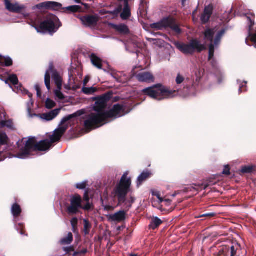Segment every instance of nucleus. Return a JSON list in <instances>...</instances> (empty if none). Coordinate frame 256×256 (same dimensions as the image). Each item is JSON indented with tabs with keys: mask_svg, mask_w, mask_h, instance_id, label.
I'll list each match as a JSON object with an SVG mask.
<instances>
[{
	"mask_svg": "<svg viewBox=\"0 0 256 256\" xmlns=\"http://www.w3.org/2000/svg\"><path fill=\"white\" fill-rule=\"evenodd\" d=\"M112 92H108L101 96L94 98L96 102L93 109L96 112H92L86 116L84 126L86 130H91L104 124L98 116L106 112L105 108L107 106L108 102L112 98Z\"/></svg>",
	"mask_w": 256,
	"mask_h": 256,
	"instance_id": "obj_1",
	"label": "nucleus"
},
{
	"mask_svg": "<svg viewBox=\"0 0 256 256\" xmlns=\"http://www.w3.org/2000/svg\"><path fill=\"white\" fill-rule=\"evenodd\" d=\"M131 184V178H128V174L125 173L122 175L120 182L116 185L112 192L114 197L118 199V205L120 206L125 203L128 210L135 202V198L132 196H130L128 200H126V196L130 190Z\"/></svg>",
	"mask_w": 256,
	"mask_h": 256,
	"instance_id": "obj_2",
	"label": "nucleus"
},
{
	"mask_svg": "<svg viewBox=\"0 0 256 256\" xmlns=\"http://www.w3.org/2000/svg\"><path fill=\"white\" fill-rule=\"evenodd\" d=\"M24 140V138H22L16 142L20 151L14 156L16 158L24 159L28 157L32 152H44L50 149L47 140H42L38 142L35 137H30L24 143V146L20 148V143H22Z\"/></svg>",
	"mask_w": 256,
	"mask_h": 256,
	"instance_id": "obj_3",
	"label": "nucleus"
},
{
	"mask_svg": "<svg viewBox=\"0 0 256 256\" xmlns=\"http://www.w3.org/2000/svg\"><path fill=\"white\" fill-rule=\"evenodd\" d=\"M176 92V90H169L160 84H154L142 90V92L144 95L158 100L172 98L173 97L174 94Z\"/></svg>",
	"mask_w": 256,
	"mask_h": 256,
	"instance_id": "obj_4",
	"label": "nucleus"
},
{
	"mask_svg": "<svg viewBox=\"0 0 256 256\" xmlns=\"http://www.w3.org/2000/svg\"><path fill=\"white\" fill-rule=\"evenodd\" d=\"M83 112L82 110H79L72 114H70L64 117L62 120L59 125V127L55 130L53 134L50 136V140H47V142L50 145V148L52 146V144L58 142L62 136L67 130L69 127V124L68 123H67V122L69 120H70L73 118H75L78 116H81Z\"/></svg>",
	"mask_w": 256,
	"mask_h": 256,
	"instance_id": "obj_5",
	"label": "nucleus"
},
{
	"mask_svg": "<svg viewBox=\"0 0 256 256\" xmlns=\"http://www.w3.org/2000/svg\"><path fill=\"white\" fill-rule=\"evenodd\" d=\"M58 22L60 24L58 18L55 15L48 14L46 16L44 20L41 22L38 26L36 27V29L38 32H54L56 30V29H58L62 26L60 24L56 28Z\"/></svg>",
	"mask_w": 256,
	"mask_h": 256,
	"instance_id": "obj_6",
	"label": "nucleus"
},
{
	"mask_svg": "<svg viewBox=\"0 0 256 256\" xmlns=\"http://www.w3.org/2000/svg\"><path fill=\"white\" fill-rule=\"evenodd\" d=\"M36 7L39 10H64V12L70 13L76 12L81 10L79 6H72L63 8L62 4L55 2H46L37 4Z\"/></svg>",
	"mask_w": 256,
	"mask_h": 256,
	"instance_id": "obj_7",
	"label": "nucleus"
},
{
	"mask_svg": "<svg viewBox=\"0 0 256 256\" xmlns=\"http://www.w3.org/2000/svg\"><path fill=\"white\" fill-rule=\"evenodd\" d=\"M177 48L184 54H193L196 50L198 52H201L206 49L204 44H200L198 39H192L189 44H178L176 45Z\"/></svg>",
	"mask_w": 256,
	"mask_h": 256,
	"instance_id": "obj_8",
	"label": "nucleus"
},
{
	"mask_svg": "<svg viewBox=\"0 0 256 256\" xmlns=\"http://www.w3.org/2000/svg\"><path fill=\"white\" fill-rule=\"evenodd\" d=\"M126 106L124 104H114L110 110L106 111L102 115L98 116L100 120H102V124L108 118H116L122 117L127 114L126 112Z\"/></svg>",
	"mask_w": 256,
	"mask_h": 256,
	"instance_id": "obj_9",
	"label": "nucleus"
},
{
	"mask_svg": "<svg viewBox=\"0 0 256 256\" xmlns=\"http://www.w3.org/2000/svg\"><path fill=\"white\" fill-rule=\"evenodd\" d=\"M70 204L67 206L66 212L70 215H74L79 212V210L82 207V198L80 196L76 194L72 196L70 200Z\"/></svg>",
	"mask_w": 256,
	"mask_h": 256,
	"instance_id": "obj_10",
	"label": "nucleus"
},
{
	"mask_svg": "<svg viewBox=\"0 0 256 256\" xmlns=\"http://www.w3.org/2000/svg\"><path fill=\"white\" fill-rule=\"evenodd\" d=\"M77 17L80 20L83 25L90 28L96 26L100 20V17L97 14H78Z\"/></svg>",
	"mask_w": 256,
	"mask_h": 256,
	"instance_id": "obj_11",
	"label": "nucleus"
},
{
	"mask_svg": "<svg viewBox=\"0 0 256 256\" xmlns=\"http://www.w3.org/2000/svg\"><path fill=\"white\" fill-rule=\"evenodd\" d=\"M238 245H223L218 250V256H237Z\"/></svg>",
	"mask_w": 256,
	"mask_h": 256,
	"instance_id": "obj_12",
	"label": "nucleus"
},
{
	"mask_svg": "<svg viewBox=\"0 0 256 256\" xmlns=\"http://www.w3.org/2000/svg\"><path fill=\"white\" fill-rule=\"evenodd\" d=\"M226 32V29H222L220 30L216 34L214 40V43H210L209 45V52H208V60H210L214 56V47L218 46L221 42V40L222 36H224Z\"/></svg>",
	"mask_w": 256,
	"mask_h": 256,
	"instance_id": "obj_13",
	"label": "nucleus"
},
{
	"mask_svg": "<svg viewBox=\"0 0 256 256\" xmlns=\"http://www.w3.org/2000/svg\"><path fill=\"white\" fill-rule=\"evenodd\" d=\"M52 74V78L55 82L54 75H57L60 80H62L58 72L54 69L53 64H50L48 70H46L44 76L45 85L48 90H50V74Z\"/></svg>",
	"mask_w": 256,
	"mask_h": 256,
	"instance_id": "obj_14",
	"label": "nucleus"
},
{
	"mask_svg": "<svg viewBox=\"0 0 256 256\" xmlns=\"http://www.w3.org/2000/svg\"><path fill=\"white\" fill-rule=\"evenodd\" d=\"M13 148L6 134L0 131V150L10 152Z\"/></svg>",
	"mask_w": 256,
	"mask_h": 256,
	"instance_id": "obj_15",
	"label": "nucleus"
},
{
	"mask_svg": "<svg viewBox=\"0 0 256 256\" xmlns=\"http://www.w3.org/2000/svg\"><path fill=\"white\" fill-rule=\"evenodd\" d=\"M136 79L140 82H152L154 81V78L152 73L148 72H143L137 74Z\"/></svg>",
	"mask_w": 256,
	"mask_h": 256,
	"instance_id": "obj_16",
	"label": "nucleus"
},
{
	"mask_svg": "<svg viewBox=\"0 0 256 256\" xmlns=\"http://www.w3.org/2000/svg\"><path fill=\"white\" fill-rule=\"evenodd\" d=\"M54 78L56 79L54 82L58 88L54 90V94L60 100H63L65 98V97L60 91L62 88V80H60L57 75H54Z\"/></svg>",
	"mask_w": 256,
	"mask_h": 256,
	"instance_id": "obj_17",
	"label": "nucleus"
},
{
	"mask_svg": "<svg viewBox=\"0 0 256 256\" xmlns=\"http://www.w3.org/2000/svg\"><path fill=\"white\" fill-rule=\"evenodd\" d=\"M60 108H56L47 113H44L40 115L42 119L46 121H50L54 119L60 113Z\"/></svg>",
	"mask_w": 256,
	"mask_h": 256,
	"instance_id": "obj_18",
	"label": "nucleus"
},
{
	"mask_svg": "<svg viewBox=\"0 0 256 256\" xmlns=\"http://www.w3.org/2000/svg\"><path fill=\"white\" fill-rule=\"evenodd\" d=\"M8 82L14 85L16 88H17L18 92L19 90L22 91V86L21 84H19L18 79L16 74H12L9 76L6 80V84Z\"/></svg>",
	"mask_w": 256,
	"mask_h": 256,
	"instance_id": "obj_19",
	"label": "nucleus"
},
{
	"mask_svg": "<svg viewBox=\"0 0 256 256\" xmlns=\"http://www.w3.org/2000/svg\"><path fill=\"white\" fill-rule=\"evenodd\" d=\"M4 0L6 8L10 12L18 13L22 9L18 4H12L8 0Z\"/></svg>",
	"mask_w": 256,
	"mask_h": 256,
	"instance_id": "obj_20",
	"label": "nucleus"
},
{
	"mask_svg": "<svg viewBox=\"0 0 256 256\" xmlns=\"http://www.w3.org/2000/svg\"><path fill=\"white\" fill-rule=\"evenodd\" d=\"M126 212L124 210H120L114 214L110 215V219L114 222H122L126 218Z\"/></svg>",
	"mask_w": 256,
	"mask_h": 256,
	"instance_id": "obj_21",
	"label": "nucleus"
},
{
	"mask_svg": "<svg viewBox=\"0 0 256 256\" xmlns=\"http://www.w3.org/2000/svg\"><path fill=\"white\" fill-rule=\"evenodd\" d=\"M112 28L119 34L126 35L130 34V31L128 26L124 24H112Z\"/></svg>",
	"mask_w": 256,
	"mask_h": 256,
	"instance_id": "obj_22",
	"label": "nucleus"
},
{
	"mask_svg": "<svg viewBox=\"0 0 256 256\" xmlns=\"http://www.w3.org/2000/svg\"><path fill=\"white\" fill-rule=\"evenodd\" d=\"M168 18H164L158 22L151 24L150 28L156 30H162L166 28V24H168Z\"/></svg>",
	"mask_w": 256,
	"mask_h": 256,
	"instance_id": "obj_23",
	"label": "nucleus"
},
{
	"mask_svg": "<svg viewBox=\"0 0 256 256\" xmlns=\"http://www.w3.org/2000/svg\"><path fill=\"white\" fill-rule=\"evenodd\" d=\"M120 14V16L123 20H128L131 16L130 9L129 6L128 2L126 1L124 4V8Z\"/></svg>",
	"mask_w": 256,
	"mask_h": 256,
	"instance_id": "obj_24",
	"label": "nucleus"
},
{
	"mask_svg": "<svg viewBox=\"0 0 256 256\" xmlns=\"http://www.w3.org/2000/svg\"><path fill=\"white\" fill-rule=\"evenodd\" d=\"M214 29L210 28H206L203 33L204 39L210 42V43H214Z\"/></svg>",
	"mask_w": 256,
	"mask_h": 256,
	"instance_id": "obj_25",
	"label": "nucleus"
},
{
	"mask_svg": "<svg viewBox=\"0 0 256 256\" xmlns=\"http://www.w3.org/2000/svg\"><path fill=\"white\" fill-rule=\"evenodd\" d=\"M152 175V173L148 171H144L138 177L137 180V186H139L149 178Z\"/></svg>",
	"mask_w": 256,
	"mask_h": 256,
	"instance_id": "obj_26",
	"label": "nucleus"
},
{
	"mask_svg": "<svg viewBox=\"0 0 256 256\" xmlns=\"http://www.w3.org/2000/svg\"><path fill=\"white\" fill-rule=\"evenodd\" d=\"M168 24H166V28H170L172 30L174 31L177 34H180L182 30L178 24L176 23L175 20L174 18H168Z\"/></svg>",
	"mask_w": 256,
	"mask_h": 256,
	"instance_id": "obj_27",
	"label": "nucleus"
},
{
	"mask_svg": "<svg viewBox=\"0 0 256 256\" xmlns=\"http://www.w3.org/2000/svg\"><path fill=\"white\" fill-rule=\"evenodd\" d=\"M11 212L14 218H16L19 217L22 212V209L20 205L17 202L14 203L12 206Z\"/></svg>",
	"mask_w": 256,
	"mask_h": 256,
	"instance_id": "obj_28",
	"label": "nucleus"
},
{
	"mask_svg": "<svg viewBox=\"0 0 256 256\" xmlns=\"http://www.w3.org/2000/svg\"><path fill=\"white\" fill-rule=\"evenodd\" d=\"M90 58L92 63L94 66L98 69L102 68V60L100 58L94 54H92Z\"/></svg>",
	"mask_w": 256,
	"mask_h": 256,
	"instance_id": "obj_29",
	"label": "nucleus"
},
{
	"mask_svg": "<svg viewBox=\"0 0 256 256\" xmlns=\"http://www.w3.org/2000/svg\"><path fill=\"white\" fill-rule=\"evenodd\" d=\"M163 222L158 217H153L152 218L150 224L149 225V228L150 230H154L158 228L160 225L162 224Z\"/></svg>",
	"mask_w": 256,
	"mask_h": 256,
	"instance_id": "obj_30",
	"label": "nucleus"
},
{
	"mask_svg": "<svg viewBox=\"0 0 256 256\" xmlns=\"http://www.w3.org/2000/svg\"><path fill=\"white\" fill-rule=\"evenodd\" d=\"M12 64L13 61L10 58L0 55V66L8 67L12 66Z\"/></svg>",
	"mask_w": 256,
	"mask_h": 256,
	"instance_id": "obj_31",
	"label": "nucleus"
},
{
	"mask_svg": "<svg viewBox=\"0 0 256 256\" xmlns=\"http://www.w3.org/2000/svg\"><path fill=\"white\" fill-rule=\"evenodd\" d=\"M6 127L10 130H14V125L12 120H2L0 122V128H4Z\"/></svg>",
	"mask_w": 256,
	"mask_h": 256,
	"instance_id": "obj_32",
	"label": "nucleus"
},
{
	"mask_svg": "<svg viewBox=\"0 0 256 256\" xmlns=\"http://www.w3.org/2000/svg\"><path fill=\"white\" fill-rule=\"evenodd\" d=\"M73 240V235L72 232H68L66 237L60 240L62 244H70Z\"/></svg>",
	"mask_w": 256,
	"mask_h": 256,
	"instance_id": "obj_33",
	"label": "nucleus"
},
{
	"mask_svg": "<svg viewBox=\"0 0 256 256\" xmlns=\"http://www.w3.org/2000/svg\"><path fill=\"white\" fill-rule=\"evenodd\" d=\"M84 232L85 236L89 234L90 230L92 228V224L90 223L89 220L87 219L84 220Z\"/></svg>",
	"mask_w": 256,
	"mask_h": 256,
	"instance_id": "obj_34",
	"label": "nucleus"
},
{
	"mask_svg": "<svg viewBox=\"0 0 256 256\" xmlns=\"http://www.w3.org/2000/svg\"><path fill=\"white\" fill-rule=\"evenodd\" d=\"M255 171V166H245L241 169V172L242 174H252Z\"/></svg>",
	"mask_w": 256,
	"mask_h": 256,
	"instance_id": "obj_35",
	"label": "nucleus"
},
{
	"mask_svg": "<svg viewBox=\"0 0 256 256\" xmlns=\"http://www.w3.org/2000/svg\"><path fill=\"white\" fill-rule=\"evenodd\" d=\"M16 228L22 236H27L25 230V226L23 223H19L15 225Z\"/></svg>",
	"mask_w": 256,
	"mask_h": 256,
	"instance_id": "obj_36",
	"label": "nucleus"
},
{
	"mask_svg": "<svg viewBox=\"0 0 256 256\" xmlns=\"http://www.w3.org/2000/svg\"><path fill=\"white\" fill-rule=\"evenodd\" d=\"M216 184V182H214V180L210 179L206 182L202 184L200 186V188L202 190H206L207 188L214 186Z\"/></svg>",
	"mask_w": 256,
	"mask_h": 256,
	"instance_id": "obj_37",
	"label": "nucleus"
},
{
	"mask_svg": "<svg viewBox=\"0 0 256 256\" xmlns=\"http://www.w3.org/2000/svg\"><path fill=\"white\" fill-rule=\"evenodd\" d=\"M97 88H86L83 87L82 88V92L86 94H93L97 91Z\"/></svg>",
	"mask_w": 256,
	"mask_h": 256,
	"instance_id": "obj_38",
	"label": "nucleus"
},
{
	"mask_svg": "<svg viewBox=\"0 0 256 256\" xmlns=\"http://www.w3.org/2000/svg\"><path fill=\"white\" fill-rule=\"evenodd\" d=\"M122 10V6L120 5L118 6L115 10L113 11H107L104 12V14H110L114 16H117L118 14H120Z\"/></svg>",
	"mask_w": 256,
	"mask_h": 256,
	"instance_id": "obj_39",
	"label": "nucleus"
},
{
	"mask_svg": "<svg viewBox=\"0 0 256 256\" xmlns=\"http://www.w3.org/2000/svg\"><path fill=\"white\" fill-rule=\"evenodd\" d=\"M56 104L50 98H47L46 101V108L48 109H52L54 108Z\"/></svg>",
	"mask_w": 256,
	"mask_h": 256,
	"instance_id": "obj_40",
	"label": "nucleus"
},
{
	"mask_svg": "<svg viewBox=\"0 0 256 256\" xmlns=\"http://www.w3.org/2000/svg\"><path fill=\"white\" fill-rule=\"evenodd\" d=\"M94 206L92 203H90V202H86V204L84 206L82 204L81 209L84 210L85 211H90L94 209Z\"/></svg>",
	"mask_w": 256,
	"mask_h": 256,
	"instance_id": "obj_41",
	"label": "nucleus"
},
{
	"mask_svg": "<svg viewBox=\"0 0 256 256\" xmlns=\"http://www.w3.org/2000/svg\"><path fill=\"white\" fill-rule=\"evenodd\" d=\"M213 12V6L212 4H209L208 6H206L204 10V13L210 16H212Z\"/></svg>",
	"mask_w": 256,
	"mask_h": 256,
	"instance_id": "obj_42",
	"label": "nucleus"
},
{
	"mask_svg": "<svg viewBox=\"0 0 256 256\" xmlns=\"http://www.w3.org/2000/svg\"><path fill=\"white\" fill-rule=\"evenodd\" d=\"M210 18V16H209L206 14L203 13L201 16L200 20L202 24H205L209 21Z\"/></svg>",
	"mask_w": 256,
	"mask_h": 256,
	"instance_id": "obj_43",
	"label": "nucleus"
},
{
	"mask_svg": "<svg viewBox=\"0 0 256 256\" xmlns=\"http://www.w3.org/2000/svg\"><path fill=\"white\" fill-rule=\"evenodd\" d=\"M86 185H87V182H84L82 183L76 184V187L78 189L84 190L86 188Z\"/></svg>",
	"mask_w": 256,
	"mask_h": 256,
	"instance_id": "obj_44",
	"label": "nucleus"
},
{
	"mask_svg": "<svg viewBox=\"0 0 256 256\" xmlns=\"http://www.w3.org/2000/svg\"><path fill=\"white\" fill-rule=\"evenodd\" d=\"M184 77L181 76L180 74H178L176 78V82L178 84H182L184 82Z\"/></svg>",
	"mask_w": 256,
	"mask_h": 256,
	"instance_id": "obj_45",
	"label": "nucleus"
},
{
	"mask_svg": "<svg viewBox=\"0 0 256 256\" xmlns=\"http://www.w3.org/2000/svg\"><path fill=\"white\" fill-rule=\"evenodd\" d=\"M222 174L226 176H229L230 174V167L228 165L226 166L222 171Z\"/></svg>",
	"mask_w": 256,
	"mask_h": 256,
	"instance_id": "obj_46",
	"label": "nucleus"
},
{
	"mask_svg": "<svg viewBox=\"0 0 256 256\" xmlns=\"http://www.w3.org/2000/svg\"><path fill=\"white\" fill-rule=\"evenodd\" d=\"M63 250L64 252H66L67 254H70L72 252H74V248L73 246H70L68 247H64L63 248Z\"/></svg>",
	"mask_w": 256,
	"mask_h": 256,
	"instance_id": "obj_47",
	"label": "nucleus"
},
{
	"mask_svg": "<svg viewBox=\"0 0 256 256\" xmlns=\"http://www.w3.org/2000/svg\"><path fill=\"white\" fill-rule=\"evenodd\" d=\"M83 200L86 202H90L89 192L88 190H86L84 192Z\"/></svg>",
	"mask_w": 256,
	"mask_h": 256,
	"instance_id": "obj_48",
	"label": "nucleus"
},
{
	"mask_svg": "<svg viewBox=\"0 0 256 256\" xmlns=\"http://www.w3.org/2000/svg\"><path fill=\"white\" fill-rule=\"evenodd\" d=\"M70 223L72 227H76L78 226V220L76 218H73L71 220Z\"/></svg>",
	"mask_w": 256,
	"mask_h": 256,
	"instance_id": "obj_49",
	"label": "nucleus"
},
{
	"mask_svg": "<svg viewBox=\"0 0 256 256\" xmlns=\"http://www.w3.org/2000/svg\"><path fill=\"white\" fill-rule=\"evenodd\" d=\"M248 20V24H249V29L250 30H251L252 27L254 24V22L252 20L250 17L247 16Z\"/></svg>",
	"mask_w": 256,
	"mask_h": 256,
	"instance_id": "obj_50",
	"label": "nucleus"
},
{
	"mask_svg": "<svg viewBox=\"0 0 256 256\" xmlns=\"http://www.w3.org/2000/svg\"><path fill=\"white\" fill-rule=\"evenodd\" d=\"M35 88H36V90L37 96L40 98L41 97L42 92H41V90H40V86L38 84H36L35 86Z\"/></svg>",
	"mask_w": 256,
	"mask_h": 256,
	"instance_id": "obj_51",
	"label": "nucleus"
},
{
	"mask_svg": "<svg viewBox=\"0 0 256 256\" xmlns=\"http://www.w3.org/2000/svg\"><path fill=\"white\" fill-rule=\"evenodd\" d=\"M216 213L214 212H210V213H207L206 214H204L200 216L198 218H202V217H214L216 216Z\"/></svg>",
	"mask_w": 256,
	"mask_h": 256,
	"instance_id": "obj_52",
	"label": "nucleus"
},
{
	"mask_svg": "<svg viewBox=\"0 0 256 256\" xmlns=\"http://www.w3.org/2000/svg\"><path fill=\"white\" fill-rule=\"evenodd\" d=\"M75 70H76V69L73 68H72L71 70H69L68 74L70 78H74L73 74L74 72V71Z\"/></svg>",
	"mask_w": 256,
	"mask_h": 256,
	"instance_id": "obj_53",
	"label": "nucleus"
},
{
	"mask_svg": "<svg viewBox=\"0 0 256 256\" xmlns=\"http://www.w3.org/2000/svg\"><path fill=\"white\" fill-rule=\"evenodd\" d=\"M190 3V0H182V7H185L187 5H188Z\"/></svg>",
	"mask_w": 256,
	"mask_h": 256,
	"instance_id": "obj_54",
	"label": "nucleus"
},
{
	"mask_svg": "<svg viewBox=\"0 0 256 256\" xmlns=\"http://www.w3.org/2000/svg\"><path fill=\"white\" fill-rule=\"evenodd\" d=\"M90 80V77L88 76H86L84 80V86H86V84Z\"/></svg>",
	"mask_w": 256,
	"mask_h": 256,
	"instance_id": "obj_55",
	"label": "nucleus"
},
{
	"mask_svg": "<svg viewBox=\"0 0 256 256\" xmlns=\"http://www.w3.org/2000/svg\"><path fill=\"white\" fill-rule=\"evenodd\" d=\"M104 210L107 211H110L114 210V208L112 206L106 205L104 206Z\"/></svg>",
	"mask_w": 256,
	"mask_h": 256,
	"instance_id": "obj_56",
	"label": "nucleus"
},
{
	"mask_svg": "<svg viewBox=\"0 0 256 256\" xmlns=\"http://www.w3.org/2000/svg\"><path fill=\"white\" fill-rule=\"evenodd\" d=\"M251 40L254 43H256V32L251 35Z\"/></svg>",
	"mask_w": 256,
	"mask_h": 256,
	"instance_id": "obj_57",
	"label": "nucleus"
},
{
	"mask_svg": "<svg viewBox=\"0 0 256 256\" xmlns=\"http://www.w3.org/2000/svg\"><path fill=\"white\" fill-rule=\"evenodd\" d=\"M25 94H28L30 98H32V94L27 90H24Z\"/></svg>",
	"mask_w": 256,
	"mask_h": 256,
	"instance_id": "obj_58",
	"label": "nucleus"
},
{
	"mask_svg": "<svg viewBox=\"0 0 256 256\" xmlns=\"http://www.w3.org/2000/svg\"><path fill=\"white\" fill-rule=\"evenodd\" d=\"M110 74L114 78H116V74L114 72V70H111Z\"/></svg>",
	"mask_w": 256,
	"mask_h": 256,
	"instance_id": "obj_59",
	"label": "nucleus"
},
{
	"mask_svg": "<svg viewBox=\"0 0 256 256\" xmlns=\"http://www.w3.org/2000/svg\"><path fill=\"white\" fill-rule=\"evenodd\" d=\"M86 252H87L86 249H83L82 250L80 251V254H85L86 253Z\"/></svg>",
	"mask_w": 256,
	"mask_h": 256,
	"instance_id": "obj_60",
	"label": "nucleus"
},
{
	"mask_svg": "<svg viewBox=\"0 0 256 256\" xmlns=\"http://www.w3.org/2000/svg\"><path fill=\"white\" fill-rule=\"evenodd\" d=\"M245 86V85H242L239 88V92L241 93L242 92V88Z\"/></svg>",
	"mask_w": 256,
	"mask_h": 256,
	"instance_id": "obj_61",
	"label": "nucleus"
},
{
	"mask_svg": "<svg viewBox=\"0 0 256 256\" xmlns=\"http://www.w3.org/2000/svg\"><path fill=\"white\" fill-rule=\"evenodd\" d=\"M80 254V251L79 252H74L73 256H78V255Z\"/></svg>",
	"mask_w": 256,
	"mask_h": 256,
	"instance_id": "obj_62",
	"label": "nucleus"
},
{
	"mask_svg": "<svg viewBox=\"0 0 256 256\" xmlns=\"http://www.w3.org/2000/svg\"><path fill=\"white\" fill-rule=\"evenodd\" d=\"M72 231L74 232H76V231L77 230H78V226H76V227H72Z\"/></svg>",
	"mask_w": 256,
	"mask_h": 256,
	"instance_id": "obj_63",
	"label": "nucleus"
},
{
	"mask_svg": "<svg viewBox=\"0 0 256 256\" xmlns=\"http://www.w3.org/2000/svg\"><path fill=\"white\" fill-rule=\"evenodd\" d=\"M130 256H138L137 254H130Z\"/></svg>",
	"mask_w": 256,
	"mask_h": 256,
	"instance_id": "obj_64",
	"label": "nucleus"
}]
</instances>
